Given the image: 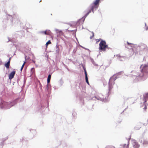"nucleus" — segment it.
<instances>
[{"label": "nucleus", "mask_w": 148, "mask_h": 148, "mask_svg": "<svg viewBox=\"0 0 148 148\" xmlns=\"http://www.w3.org/2000/svg\"><path fill=\"white\" fill-rule=\"evenodd\" d=\"M140 72L132 71V77L134 79V82H137L140 79L145 80L148 76V63L141 65L140 67Z\"/></svg>", "instance_id": "f257e3e1"}, {"label": "nucleus", "mask_w": 148, "mask_h": 148, "mask_svg": "<svg viewBox=\"0 0 148 148\" xmlns=\"http://www.w3.org/2000/svg\"><path fill=\"white\" fill-rule=\"evenodd\" d=\"M127 42L128 45L132 47V50L133 52V55H136L139 52L140 54H145L148 53V47L145 44L141 43L137 46L136 45L130 43L127 41Z\"/></svg>", "instance_id": "f03ea898"}, {"label": "nucleus", "mask_w": 148, "mask_h": 148, "mask_svg": "<svg viewBox=\"0 0 148 148\" xmlns=\"http://www.w3.org/2000/svg\"><path fill=\"white\" fill-rule=\"evenodd\" d=\"M17 99H16L12 102L10 103L1 101L0 103V108L9 109L17 103Z\"/></svg>", "instance_id": "7ed1b4c3"}, {"label": "nucleus", "mask_w": 148, "mask_h": 148, "mask_svg": "<svg viewBox=\"0 0 148 148\" xmlns=\"http://www.w3.org/2000/svg\"><path fill=\"white\" fill-rule=\"evenodd\" d=\"M109 96L108 93L106 96H104L101 95H98L94 96L91 98V99L93 100H99L102 102H105L108 101V98Z\"/></svg>", "instance_id": "20e7f679"}, {"label": "nucleus", "mask_w": 148, "mask_h": 148, "mask_svg": "<svg viewBox=\"0 0 148 148\" xmlns=\"http://www.w3.org/2000/svg\"><path fill=\"white\" fill-rule=\"evenodd\" d=\"M106 48L109 49L105 41L102 40L99 44V50L105 51Z\"/></svg>", "instance_id": "39448f33"}, {"label": "nucleus", "mask_w": 148, "mask_h": 148, "mask_svg": "<svg viewBox=\"0 0 148 148\" xmlns=\"http://www.w3.org/2000/svg\"><path fill=\"white\" fill-rule=\"evenodd\" d=\"M117 79V77H115L114 75L110 78L109 82H108V90L109 92L111 90L113 87V86L114 84V81Z\"/></svg>", "instance_id": "423d86ee"}, {"label": "nucleus", "mask_w": 148, "mask_h": 148, "mask_svg": "<svg viewBox=\"0 0 148 148\" xmlns=\"http://www.w3.org/2000/svg\"><path fill=\"white\" fill-rule=\"evenodd\" d=\"M99 1L100 0H96L90 5V7L92 10L93 13H94V9H95L96 10L97 8V5L99 4Z\"/></svg>", "instance_id": "0eeeda50"}, {"label": "nucleus", "mask_w": 148, "mask_h": 148, "mask_svg": "<svg viewBox=\"0 0 148 148\" xmlns=\"http://www.w3.org/2000/svg\"><path fill=\"white\" fill-rule=\"evenodd\" d=\"M12 20V24H17L19 22L20 19L18 15H14L13 16Z\"/></svg>", "instance_id": "6e6552de"}, {"label": "nucleus", "mask_w": 148, "mask_h": 148, "mask_svg": "<svg viewBox=\"0 0 148 148\" xmlns=\"http://www.w3.org/2000/svg\"><path fill=\"white\" fill-rule=\"evenodd\" d=\"M51 86L50 84L47 83L46 88V90L48 92V94H50L51 92Z\"/></svg>", "instance_id": "1a4fd4ad"}, {"label": "nucleus", "mask_w": 148, "mask_h": 148, "mask_svg": "<svg viewBox=\"0 0 148 148\" xmlns=\"http://www.w3.org/2000/svg\"><path fill=\"white\" fill-rule=\"evenodd\" d=\"M55 31L57 33V36L58 37H59L61 36H62L63 34V32L61 30H59L57 29H55Z\"/></svg>", "instance_id": "9d476101"}, {"label": "nucleus", "mask_w": 148, "mask_h": 148, "mask_svg": "<svg viewBox=\"0 0 148 148\" xmlns=\"http://www.w3.org/2000/svg\"><path fill=\"white\" fill-rule=\"evenodd\" d=\"M15 71H12L9 75V78L10 79H12L14 77L15 74Z\"/></svg>", "instance_id": "9b49d317"}, {"label": "nucleus", "mask_w": 148, "mask_h": 148, "mask_svg": "<svg viewBox=\"0 0 148 148\" xmlns=\"http://www.w3.org/2000/svg\"><path fill=\"white\" fill-rule=\"evenodd\" d=\"M130 139V138H129L127 140V144H122L120 145V146H123V148H127L129 145V142Z\"/></svg>", "instance_id": "f8f14e48"}, {"label": "nucleus", "mask_w": 148, "mask_h": 148, "mask_svg": "<svg viewBox=\"0 0 148 148\" xmlns=\"http://www.w3.org/2000/svg\"><path fill=\"white\" fill-rule=\"evenodd\" d=\"M89 14V13L88 12L84 15V16L81 19H80L79 20V21L78 22L79 23L81 22V21H82V22L81 23H83V22H84L85 18Z\"/></svg>", "instance_id": "ddd939ff"}, {"label": "nucleus", "mask_w": 148, "mask_h": 148, "mask_svg": "<svg viewBox=\"0 0 148 148\" xmlns=\"http://www.w3.org/2000/svg\"><path fill=\"white\" fill-rule=\"evenodd\" d=\"M116 56L117 57L118 59L120 61H123L125 59V56H121L118 55Z\"/></svg>", "instance_id": "4468645a"}, {"label": "nucleus", "mask_w": 148, "mask_h": 148, "mask_svg": "<svg viewBox=\"0 0 148 148\" xmlns=\"http://www.w3.org/2000/svg\"><path fill=\"white\" fill-rule=\"evenodd\" d=\"M84 74H85V79H86V83H87V84L88 85H89V82L88 81V77L87 76V73L86 71V69L85 68H84Z\"/></svg>", "instance_id": "2eb2a0df"}, {"label": "nucleus", "mask_w": 148, "mask_h": 148, "mask_svg": "<svg viewBox=\"0 0 148 148\" xmlns=\"http://www.w3.org/2000/svg\"><path fill=\"white\" fill-rule=\"evenodd\" d=\"M144 103L146 102L147 101V99H148V93H146L145 95H144Z\"/></svg>", "instance_id": "dca6fc26"}, {"label": "nucleus", "mask_w": 148, "mask_h": 148, "mask_svg": "<svg viewBox=\"0 0 148 148\" xmlns=\"http://www.w3.org/2000/svg\"><path fill=\"white\" fill-rule=\"evenodd\" d=\"M134 143L135 144L133 145L134 148H138L140 147V145H139L137 143L135 142V141H134Z\"/></svg>", "instance_id": "f3484780"}, {"label": "nucleus", "mask_w": 148, "mask_h": 148, "mask_svg": "<svg viewBox=\"0 0 148 148\" xmlns=\"http://www.w3.org/2000/svg\"><path fill=\"white\" fill-rule=\"evenodd\" d=\"M10 65V61H8V62L6 63H5L4 64V66L7 69H8L9 68Z\"/></svg>", "instance_id": "a211bd4d"}, {"label": "nucleus", "mask_w": 148, "mask_h": 148, "mask_svg": "<svg viewBox=\"0 0 148 148\" xmlns=\"http://www.w3.org/2000/svg\"><path fill=\"white\" fill-rule=\"evenodd\" d=\"M51 74H49L47 77V83H49L50 82L51 79Z\"/></svg>", "instance_id": "6ab92c4d"}, {"label": "nucleus", "mask_w": 148, "mask_h": 148, "mask_svg": "<svg viewBox=\"0 0 148 148\" xmlns=\"http://www.w3.org/2000/svg\"><path fill=\"white\" fill-rule=\"evenodd\" d=\"M59 83L60 85V86H61L62 85L63 83V81L62 79H60L59 81Z\"/></svg>", "instance_id": "aec40b11"}, {"label": "nucleus", "mask_w": 148, "mask_h": 148, "mask_svg": "<svg viewBox=\"0 0 148 148\" xmlns=\"http://www.w3.org/2000/svg\"><path fill=\"white\" fill-rule=\"evenodd\" d=\"M105 148H115V147L112 145H108L106 146Z\"/></svg>", "instance_id": "412c9836"}, {"label": "nucleus", "mask_w": 148, "mask_h": 148, "mask_svg": "<svg viewBox=\"0 0 148 148\" xmlns=\"http://www.w3.org/2000/svg\"><path fill=\"white\" fill-rule=\"evenodd\" d=\"M51 43L50 40H49L46 43V46H47L48 45Z\"/></svg>", "instance_id": "4be33fe9"}, {"label": "nucleus", "mask_w": 148, "mask_h": 148, "mask_svg": "<svg viewBox=\"0 0 148 148\" xmlns=\"http://www.w3.org/2000/svg\"><path fill=\"white\" fill-rule=\"evenodd\" d=\"M91 62H92V63L93 64H94V65H95V66H97V65H97V64H95V62H94V60H93V59H91Z\"/></svg>", "instance_id": "5701e85b"}, {"label": "nucleus", "mask_w": 148, "mask_h": 148, "mask_svg": "<svg viewBox=\"0 0 148 148\" xmlns=\"http://www.w3.org/2000/svg\"><path fill=\"white\" fill-rule=\"evenodd\" d=\"M141 127L140 125L138 127H137L136 126H135L134 127V129L136 130H138Z\"/></svg>", "instance_id": "b1692460"}, {"label": "nucleus", "mask_w": 148, "mask_h": 148, "mask_svg": "<svg viewBox=\"0 0 148 148\" xmlns=\"http://www.w3.org/2000/svg\"><path fill=\"white\" fill-rule=\"evenodd\" d=\"M145 29L146 30H148V26H147V25H146V23H145Z\"/></svg>", "instance_id": "393cba45"}, {"label": "nucleus", "mask_w": 148, "mask_h": 148, "mask_svg": "<svg viewBox=\"0 0 148 148\" xmlns=\"http://www.w3.org/2000/svg\"><path fill=\"white\" fill-rule=\"evenodd\" d=\"M144 145H146L148 144V141L146 140H145L144 141L143 143Z\"/></svg>", "instance_id": "a878e982"}, {"label": "nucleus", "mask_w": 148, "mask_h": 148, "mask_svg": "<svg viewBox=\"0 0 148 148\" xmlns=\"http://www.w3.org/2000/svg\"><path fill=\"white\" fill-rule=\"evenodd\" d=\"M24 64H25V62L22 65V66H21V67L20 69V70L21 71H22V70L23 69V68L24 65Z\"/></svg>", "instance_id": "bb28decb"}, {"label": "nucleus", "mask_w": 148, "mask_h": 148, "mask_svg": "<svg viewBox=\"0 0 148 148\" xmlns=\"http://www.w3.org/2000/svg\"><path fill=\"white\" fill-rule=\"evenodd\" d=\"M47 34H48V35H49L51 32V31L49 30H47Z\"/></svg>", "instance_id": "cd10ccee"}, {"label": "nucleus", "mask_w": 148, "mask_h": 148, "mask_svg": "<svg viewBox=\"0 0 148 148\" xmlns=\"http://www.w3.org/2000/svg\"><path fill=\"white\" fill-rule=\"evenodd\" d=\"M92 36H91L90 37V39H91L94 36V33H93V32H92Z\"/></svg>", "instance_id": "c85d7f7f"}, {"label": "nucleus", "mask_w": 148, "mask_h": 148, "mask_svg": "<svg viewBox=\"0 0 148 148\" xmlns=\"http://www.w3.org/2000/svg\"><path fill=\"white\" fill-rule=\"evenodd\" d=\"M47 30H46L45 31H44V33L45 34V35L48 34H47Z\"/></svg>", "instance_id": "c756f323"}, {"label": "nucleus", "mask_w": 148, "mask_h": 148, "mask_svg": "<svg viewBox=\"0 0 148 148\" xmlns=\"http://www.w3.org/2000/svg\"><path fill=\"white\" fill-rule=\"evenodd\" d=\"M3 145H4V143H3V142H1V144H0V145L2 146L3 147Z\"/></svg>", "instance_id": "7c9ffc66"}, {"label": "nucleus", "mask_w": 148, "mask_h": 148, "mask_svg": "<svg viewBox=\"0 0 148 148\" xmlns=\"http://www.w3.org/2000/svg\"><path fill=\"white\" fill-rule=\"evenodd\" d=\"M91 11H92V10H91V9L90 8V9L89 10L88 12L89 13V14L91 12Z\"/></svg>", "instance_id": "2f4dec72"}, {"label": "nucleus", "mask_w": 148, "mask_h": 148, "mask_svg": "<svg viewBox=\"0 0 148 148\" xmlns=\"http://www.w3.org/2000/svg\"><path fill=\"white\" fill-rule=\"evenodd\" d=\"M8 137H6V138L5 139H3V141H5L6 139H8Z\"/></svg>", "instance_id": "473e14b6"}, {"label": "nucleus", "mask_w": 148, "mask_h": 148, "mask_svg": "<svg viewBox=\"0 0 148 148\" xmlns=\"http://www.w3.org/2000/svg\"><path fill=\"white\" fill-rule=\"evenodd\" d=\"M34 70V68H32L31 69V71H33V70Z\"/></svg>", "instance_id": "72a5a7b5"}, {"label": "nucleus", "mask_w": 148, "mask_h": 148, "mask_svg": "<svg viewBox=\"0 0 148 148\" xmlns=\"http://www.w3.org/2000/svg\"><path fill=\"white\" fill-rule=\"evenodd\" d=\"M2 64V62L1 60H0V65H1Z\"/></svg>", "instance_id": "f704fd0d"}, {"label": "nucleus", "mask_w": 148, "mask_h": 148, "mask_svg": "<svg viewBox=\"0 0 148 148\" xmlns=\"http://www.w3.org/2000/svg\"><path fill=\"white\" fill-rule=\"evenodd\" d=\"M44 32V31H41L39 32L40 33H43Z\"/></svg>", "instance_id": "c9c22d12"}, {"label": "nucleus", "mask_w": 148, "mask_h": 148, "mask_svg": "<svg viewBox=\"0 0 148 148\" xmlns=\"http://www.w3.org/2000/svg\"><path fill=\"white\" fill-rule=\"evenodd\" d=\"M146 108H147V107L146 106H145L144 108V109H146Z\"/></svg>", "instance_id": "e433bc0d"}, {"label": "nucleus", "mask_w": 148, "mask_h": 148, "mask_svg": "<svg viewBox=\"0 0 148 148\" xmlns=\"http://www.w3.org/2000/svg\"><path fill=\"white\" fill-rule=\"evenodd\" d=\"M106 84L105 83H103V85L104 86H106Z\"/></svg>", "instance_id": "4c0bfd02"}, {"label": "nucleus", "mask_w": 148, "mask_h": 148, "mask_svg": "<svg viewBox=\"0 0 148 148\" xmlns=\"http://www.w3.org/2000/svg\"><path fill=\"white\" fill-rule=\"evenodd\" d=\"M32 62L33 63H35V61H34V60H32Z\"/></svg>", "instance_id": "58836bf2"}, {"label": "nucleus", "mask_w": 148, "mask_h": 148, "mask_svg": "<svg viewBox=\"0 0 148 148\" xmlns=\"http://www.w3.org/2000/svg\"><path fill=\"white\" fill-rule=\"evenodd\" d=\"M10 59H11V58L10 57V58H9V60H8V61H10Z\"/></svg>", "instance_id": "ea45409f"}, {"label": "nucleus", "mask_w": 148, "mask_h": 148, "mask_svg": "<svg viewBox=\"0 0 148 148\" xmlns=\"http://www.w3.org/2000/svg\"><path fill=\"white\" fill-rule=\"evenodd\" d=\"M100 40V39H99L97 41V42H99Z\"/></svg>", "instance_id": "a19ab883"}, {"label": "nucleus", "mask_w": 148, "mask_h": 148, "mask_svg": "<svg viewBox=\"0 0 148 148\" xmlns=\"http://www.w3.org/2000/svg\"><path fill=\"white\" fill-rule=\"evenodd\" d=\"M10 17H11V19L12 18H13V17H12V16H10Z\"/></svg>", "instance_id": "79ce46f5"}, {"label": "nucleus", "mask_w": 148, "mask_h": 148, "mask_svg": "<svg viewBox=\"0 0 148 148\" xmlns=\"http://www.w3.org/2000/svg\"><path fill=\"white\" fill-rule=\"evenodd\" d=\"M140 142L141 143V142H142V140H141V141H140Z\"/></svg>", "instance_id": "37998d69"}, {"label": "nucleus", "mask_w": 148, "mask_h": 148, "mask_svg": "<svg viewBox=\"0 0 148 148\" xmlns=\"http://www.w3.org/2000/svg\"><path fill=\"white\" fill-rule=\"evenodd\" d=\"M25 59H26V56H25Z\"/></svg>", "instance_id": "c03bdc74"}, {"label": "nucleus", "mask_w": 148, "mask_h": 148, "mask_svg": "<svg viewBox=\"0 0 148 148\" xmlns=\"http://www.w3.org/2000/svg\"><path fill=\"white\" fill-rule=\"evenodd\" d=\"M33 131H34V132H35V131L34 130H33Z\"/></svg>", "instance_id": "a18cd8bd"}]
</instances>
